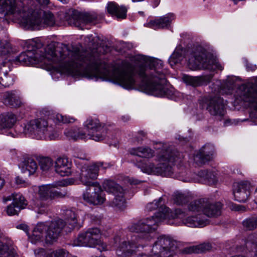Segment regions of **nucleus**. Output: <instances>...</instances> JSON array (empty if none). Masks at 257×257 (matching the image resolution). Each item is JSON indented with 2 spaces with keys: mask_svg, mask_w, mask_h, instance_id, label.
<instances>
[{
  "mask_svg": "<svg viewBox=\"0 0 257 257\" xmlns=\"http://www.w3.org/2000/svg\"><path fill=\"white\" fill-rule=\"evenodd\" d=\"M106 52L101 47L90 52L89 79L112 81L124 88L132 89L135 83V77L138 76L147 93L161 97L168 95L169 90L165 86L167 79L161 60L140 56L145 63L136 67L126 61L109 65L99 58L100 54Z\"/></svg>",
  "mask_w": 257,
  "mask_h": 257,
  "instance_id": "f257e3e1",
  "label": "nucleus"
},
{
  "mask_svg": "<svg viewBox=\"0 0 257 257\" xmlns=\"http://www.w3.org/2000/svg\"><path fill=\"white\" fill-rule=\"evenodd\" d=\"M45 52L42 55L37 52L32 55L28 52H22L16 60L23 65H29L47 59L56 64L62 73L87 78L91 76L90 52H81L76 46L58 43L48 45Z\"/></svg>",
  "mask_w": 257,
  "mask_h": 257,
  "instance_id": "f03ea898",
  "label": "nucleus"
},
{
  "mask_svg": "<svg viewBox=\"0 0 257 257\" xmlns=\"http://www.w3.org/2000/svg\"><path fill=\"white\" fill-rule=\"evenodd\" d=\"M178 153L163 150L158 156L159 164L155 167L154 164L149 163L142 166V171L148 174L153 173L163 176H170L172 173V167L169 163L173 164L177 160Z\"/></svg>",
  "mask_w": 257,
  "mask_h": 257,
  "instance_id": "7ed1b4c3",
  "label": "nucleus"
},
{
  "mask_svg": "<svg viewBox=\"0 0 257 257\" xmlns=\"http://www.w3.org/2000/svg\"><path fill=\"white\" fill-rule=\"evenodd\" d=\"M188 66L192 70L197 69H207L210 71L222 70L223 67L218 61L202 47H197L189 56Z\"/></svg>",
  "mask_w": 257,
  "mask_h": 257,
  "instance_id": "20e7f679",
  "label": "nucleus"
},
{
  "mask_svg": "<svg viewBox=\"0 0 257 257\" xmlns=\"http://www.w3.org/2000/svg\"><path fill=\"white\" fill-rule=\"evenodd\" d=\"M159 210V212L155 216L144 218L133 224L130 227V230L133 232L144 233L146 235L155 231L159 223L169 217L170 210L168 208L161 205Z\"/></svg>",
  "mask_w": 257,
  "mask_h": 257,
  "instance_id": "39448f33",
  "label": "nucleus"
},
{
  "mask_svg": "<svg viewBox=\"0 0 257 257\" xmlns=\"http://www.w3.org/2000/svg\"><path fill=\"white\" fill-rule=\"evenodd\" d=\"M63 185L64 184L62 183H59L40 186L37 194L41 200L47 201L46 205L41 206V207L48 206L54 199L63 198L66 196L67 195L66 191H57L54 189L58 186Z\"/></svg>",
  "mask_w": 257,
  "mask_h": 257,
  "instance_id": "423d86ee",
  "label": "nucleus"
},
{
  "mask_svg": "<svg viewBox=\"0 0 257 257\" xmlns=\"http://www.w3.org/2000/svg\"><path fill=\"white\" fill-rule=\"evenodd\" d=\"M102 166L101 162L83 166L79 172V180L81 183L87 186H98L99 183L95 180L98 176L99 168Z\"/></svg>",
  "mask_w": 257,
  "mask_h": 257,
  "instance_id": "0eeeda50",
  "label": "nucleus"
},
{
  "mask_svg": "<svg viewBox=\"0 0 257 257\" xmlns=\"http://www.w3.org/2000/svg\"><path fill=\"white\" fill-rule=\"evenodd\" d=\"M176 247L171 239L165 236L158 238L152 250L155 254L160 257H172L175 254Z\"/></svg>",
  "mask_w": 257,
  "mask_h": 257,
  "instance_id": "6e6552de",
  "label": "nucleus"
},
{
  "mask_svg": "<svg viewBox=\"0 0 257 257\" xmlns=\"http://www.w3.org/2000/svg\"><path fill=\"white\" fill-rule=\"evenodd\" d=\"M100 231L97 228L89 229L85 232L79 234L77 238V245L94 247L101 244Z\"/></svg>",
  "mask_w": 257,
  "mask_h": 257,
  "instance_id": "1a4fd4ad",
  "label": "nucleus"
},
{
  "mask_svg": "<svg viewBox=\"0 0 257 257\" xmlns=\"http://www.w3.org/2000/svg\"><path fill=\"white\" fill-rule=\"evenodd\" d=\"M33 19L30 21L32 26H53L55 24V19L53 14L50 11L35 10L32 14Z\"/></svg>",
  "mask_w": 257,
  "mask_h": 257,
  "instance_id": "9d476101",
  "label": "nucleus"
},
{
  "mask_svg": "<svg viewBox=\"0 0 257 257\" xmlns=\"http://www.w3.org/2000/svg\"><path fill=\"white\" fill-rule=\"evenodd\" d=\"M97 21V17L96 14L77 11L73 12L70 20V23L81 29H83L84 26L87 24H95Z\"/></svg>",
  "mask_w": 257,
  "mask_h": 257,
  "instance_id": "9b49d317",
  "label": "nucleus"
},
{
  "mask_svg": "<svg viewBox=\"0 0 257 257\" xmlns=\"http://www.w3.org/2000/svg\"><path fill=\"white\" fill-rule=\"evenodd\" d=\"M13 200L12 204L8 206L7 213L9 215H17L18 212L24 209L27 203L24 197L19 193H13L9 196L4 198V201Z\"/></svg>",
  "mask_w": 257,
  "mask_h": 257,
  "instance_id": "f8f14e48",
  "label": "nucleus"
},
{
  "mask_svg": "<svg viewBox=\"0 0 257 257\" xmlns=\"http://www.w3.org/2000/svg\"><path fill=\"white\" fill-rule=\"evenodd\" d=\"M47 229L45 236V242L51 244L57 240L62 229L64 227L63 220L59 219L47 223Z\"/></svg>",
  "mask_w": 257,
  "mask_h": 257,
  "instance_id": "ddd939ff",
  "label": "nucleus"
},
{
  "mask_svg": "<svg viewBox=\"0 0 257 257\" xmlns=\"http://www.w3.org/2000/svg\"><path fill=\"white\" fill-rule=\"evenodd\" d=\"M251 188L250 183L247 181L235 183L233 191L235 199L239 202H245L250 195Z\"/></svg>",
  "mask_w": 257,
  "mask_h": 257,
  "instance_id": "4468645a",
  "label": "nucleus"
},
{
  "mask_svg": "<svg viewBox=\"0 0 257 257\" xmlns=\"http://www.w3.org/2000/svg\"><path fill=\"white\" fill-rule=\"evenodd\" d=\"M94 191L89 192L87 190L83 194V199L89 203L93 205H100L103 204L106 199L105 194L101 190V187L98 184V186H93Z\"/></svg>",
  "mask_w": 257,
  "mask_h": 257,
  "instance_id": "2eb2a0df",
  "label": "nucleus"
},
{
  "mask_svg": "<svg viewBox=\"0 0 257 257\" xmlns=\"http://www.w3.org/2000/svg\"><path fill=\"white\" fill-rule=\"evenodd\" d=\"M206 109L213 116L222 117L225 113L224 100L219 97L211 98L207 103Z\"/></svg>",
  "mask_w": 257,
  "mask_h": 257,
  "instance_id": "dca6fc26",
  "label": "nucleus"
},
{
  "mask_svg": "<svg viewBox=\"0 0 257 257\" xmlns=\"http://www.w3.org/2000/svg\"><path fill=\"white\" fill-rule=\"evenodd\" d=\"M23 11L21 2H17L16 0H0V13L6 12L7 14H19Z\"/></svg>",
  "mask_w": 257,
  "mask_h": 257,
  "instance_id": "f3484780",
  "label": "nucleus"
},
{
  "mask_svg": "<svg viewBox=\"0 0 257 257\" xmlns=\"http://www.w3.org/2000/svg\"><path fill=\"white\" fill-rule=\"evenodd\" d=\"M222 204L205 198L203 214L209 217H216L221 215Z\"/></svg>",
  "mask_w": 257,
  "mask_h": 257,
  "instance_id": "a211bd4d",
  "label": "nucleus"
},
{
  "mask_svg": "<svg viewBox=\"0 0 257 257\" xmlns=\"http://www.w3.org/2000/svg\"><path fill=\"white\" fill-rule=\"evenodd\" d=\"M11 65L10 60L8 59H6L0 65V84L5 87H9L13 83L12 77L9 75Z\"/></svg>",
  "mask_w": 257,
  "mask_h": 257,
  "instance_id": "6ab92c4d",
  "label": "nucleus"
},
{
  "mask_svg": "<svg viewBox=\"0 0 257 257\" xmlns=\"http://www.w3.org/2000/svg\"><path fill=\"white\" fill-rule=\"evenodd\" d=\"M212 78V75L211 74L199 76H192L184 74L182 79L187 85L193 87H197L204 84H207L210 82Z\"/></svg>",
  "mask_w": 257,
  "mask_h": 257,
  "instance_id": "aec40b11",
  "label": "nucleus"
},
{
  "mask_svg": "<svg viewBox=\"0 0 257 257\" xmlns=\"http://www.w3.org/2000/svg\"><path fill=\"white\" fill-rule=\"evenodd\" d=\"M47 227V222L37 223L34 228L32 234L29 235L31 241L33 243L45 241V236Z\"/></svg>",
  "mask_w": 257,
  "mask_h": 257,
  "instance_id": "412c9836",
  "label": "nucleus"
},
{
  "mask_svg": "<svg viewBox=\"0 0 257 257\" xmlns=\"http://www.w3.org/2000/svg\"><path fill=\"white\" fill-rule=\"evenodd\" d=\"M213 148L210 145H205L202 147L194 157L195 162L200 165L211 160L213 158Z\"/></svg>",
  "mask_w": 257,
  "mask_h": 257,
  "instance_id": "4be33fe9",
  "label": "nucleus"
},
{
  "mask_svg": "<svg viewBox=\"0 0 257 257\" xmlns=\"http://www.w3.org/2000/svg\"><path fill=\"white\" fill-rule=\"evenodd\" d=\"M136 245L130 242H123L116 250L118 256L122 257H147L146 254H139L134 252Z\"/></svg>",
  "mask_w": 257,
  "mask_h": 257,
  "instance_id": "5701e85b",
  "label": "nucleus"
},
{
  "mask_svg": "<svg viewBox=\"0 0 257 257\" xmlns=\"http://www.w3.org/2000/svg\"><path fill=\"white\" fill-rule=\"evenodd\" d=\"M239 89L242 91L245 100L250 103H257V86L253 84H242Z\"/></svg>",
  "mask_w": 257,
  "mask_h": 257,
  "instance_id": "b1692460",
  "label": "nucleus"
},
{
  "mask_svg": "<svg viewBox=\"0 0 257 257\" xmlns=\"http://www.w3.org/2000/svg\"><path fill=\"white\" fill-rule=\"evenodd\" d=\"M22 173L30 176L34 174L38 168L37 163L31 157H25L19 165Z\"/></svg>",
  "mask_w": 257,
  "mask_h": 257,
  "instance_id": "393cba45",
  "label": "nucleus"
},
{
  "mask_svg": "<svg viewBox=\"0 0 257 257\" xmlns=\"http://www.w3.org/2000/svg\"><path fill=\"white\" fill-rule=\"evenodd\" d=\"M174 19V15L172 14H169L165 16L151 21L146 24V26L154 29H163L167 28L170 26L171 22Z\"/></svg>",
  "mask_w": 257,
  "mask_h": 257,
  "instance_id": "a878e982",
  "label": "nucleus"
},
{
  "mask_svg": "<svg viewBox=\"0 0 257 257\" xmlns=\"http://www.w3.org/2000/svg\"><path fill=\"white\" fill-rule=\"evenodd\" d=\"M55 168L56 173L61 176L71 174V163L66 158H58L55 161Z\"/></svg>",
  "mask_w": 257,
  "mask_h": 257,
  "instance_id": "bb28decb",
  "label": "nucleus"
},
{
  "mask_svg": "<svg viewBox=\"0 0 257 257\" xmlns=\"http://www.w3.org/2000/svg\"><path fill=\"white\" fill-rule=\"evenodd\" d=\"M106 9L109 14L117 19H124L126 17V8L124 6H119L114 2H109Z\"/></svg>",
  "mask_w": 257,
  "mask_h": 257,
  "instance_id": "cd10ccee",
  "label": "nucleus"
},
{
  "mask_svg": "<svg viewBox=\"0 0 257 257\" xmlns=\"http://www.w3.org/2000/svg\"><path fill=\"white\" fill-rule=\"evenodd\" d=\"M4 103L6 105L15 108L22 105L21 98L14 91H8L5 93Z\"/></svg>",
  "mask_w": 257,
  "mask_h": 257,
  "instance_id": "c85d7f7f",
  "label": "nucleus"
},
{
  "mask_svg": "<svg viewBox=\"0 0 257 257\" xmlns=\"http://www.w3.org/2000/svg\"><path fill=\"white\" fill-rule=\"evenodd\" d=\"M198 216H188L183 220V222L185 225L192 227H203L208 224L207 219H201Z\"/></svg>",
  "mask_w": 257,
  "mask_h": 257,
  "instance_id": "c756f323",
  "label": "nucleus"
},
{
  "mask_svg": "<svg viewBox=\"0 0 257 257\" xmlns=\"http://www.w3.org/2000/svg\"><path fill=\"white\" fill-rule=\"evenodd\" d=\"M63 214L65 221L64 226L68 225L70 228H73L77 224V216L75 212L72 209H66L63 211Z\"/></svg>",
  "mask_w": 257,
  "mask_h": 257,
  "instance_id": "7c9ffc66",
  "label": "nucleus"
},
{
  "mask_svg": "<svg viewBox=\"0 0 257 257\" xmlns=\"http://www.w3.org/2000/svg\"><path fill=\"white\" fill-rule=\"evenodd\" d=\"M205 198L199 199L191 202L188 205L189 212L200 215L203 213Z\"/></svg>",
  "mask_w": 257,
  "mask_h": 257,
  "instance_id": "2f4dec72",
  "label": "nucleus"
},
{
  "mask_svg": "<svg viewBox=\"0 0 257 257\" xmlns=\"http://www.w3.org/2000/svg\"><path fill=\"white\" fill-rule=\"evenodd\" d=\"M103 189L109 193L114 195L123 191L122 188L114 181L110 180H105L103 183Z\"/></svg>",
  "mask_w": 257,
  "mask_h": 257,
  "instance_id": "473e14b6",
  "label": "nucleus"
},
{
  "mask_svg": "<svg viewBox=\"0 0 257 257\" xmlns=\"http://www.w3.org/2000/svg\"><path fill=\"white\" fill-rule=\"evenodd\" d=\"M43 45L39 40L34 39L29 40L25 42V47L27 48V52L30 54L38 53L39 54V49L42 48Z\"/></svg>",
  "mask_w": 257,
  "mask_h": 257,
  "instance_id": "72a5a7b5",
  "label": "nucleus"
},
{
  "mask_svg": "<svg viewBox=\"0 0 257 257\" xmlns=\"http://www.w3.org/2000/svg\"><path fill=\"white\" fill-rule=\"evenodd\" d=\"M131 153L146 158H152L154 156V151L148 147H138L133 149Z\"/></svg>",
  "mask_w": 257,
  "mask_h": 257,
  "instance_id": "f704fd0d",
  "label": "nucleus"
},
{
  "mask_svg": "<svg viewBox=\"0 0 257 257\" xmlns=\"http://www.w3.org/2000/svg\"><path fill=\"white\" fill-rule=\"evenodd\" d=\"M64 134L69 140H77L87 138L86 133L82 130H65Z\"/></svg>",
  "mask_w": 257,
  "mask_h": 257,
  "instance_id": "c9c22d12",
  "label": "nucleus"
},
{
  "mask_svg": "<svg viewBox=\"0 0 257 257\" xmlns=\"http://www.w3.org/2000/svg\"><path fill=\"white\" fill-rule=\"evenodd\" d=\"M0 255L1 257H18L15 249L0 242Z\"/></svg>",
  "mask_w": 257,
  "mask_h": 257,
  "instance_id": "e433bc0d",
  "label": "nucleus"
},
{
  "mask_svg": "<svg viewBox=\"0 0 257 257\" xmlns=\"http://www.w3.org/2000/svg\"><path fill=\"white\" fill-rule=\"evenodd\" d=\"M101 131L102 130H85L84 131L87 136L85 139H89L95 141L102 140L104 138L105 134Z\"/></svg>",
  "mask_w": 257,
  "mask_h": 257,
  "instance_id": "4c0bfd02",
  "label": "nucleus"
},
{
  "mask_svg": "<svg viewBox=\"0 0 257 257\" xmlns=\"http://www.w3.org/2000/svg\"><path fill=\"white\" fill-rule=\"evenodd\" d=\"M124 194L123 190L114 195V198L111 202V206L120 210L123 209L125 204Z\"/></svg>",
  "mask_w": 257,
  "mask_h": 257,
  "instance_id": "58836bf2",
  "label": "nucleus"
},
{
  "mask_svg": "<svg viewBox=\"0 0 257 257\" xmlns=\"http://www.w3.org/2000/svg\"><path fill=\"white\" fill-rule=\"evenodd\" d=\"M45 130H24L23 133L26 137L38 140H45Z\"/></svg>",
  "mask_w": 257,
  "mask_h": 257,
  "instance_id": "ea45409f",
  "label": "nucleus"
},
{
  "mask_svg": "<svg viewBox=\"0 0 257 257\" xmlns=\"http://www.w3.org/2000/svg\"><path fill=\"white\" fill-rule=\"evenodd\" d=\"M2 121L3 128H11L16 120V117L14 114H10L6 116H0Z\"/></svg>",
  "mask_w": 257,
  "mask_h": 257,
  "instance_id": "a19ab883",
  "label": "nucleus"
},
{
  "mask_svg": "<svg viewBox=\"0 0 257 257\" xmlns=\"http://www.w3.org/2000/svg\"><path fill=\"white\" fill-rule=\"evenodd\" d=\"M48 121L44 119H35L30 120L25 127L27 128H43L48 126Z\"/></svg>",
  "mask_w": 257,
  "mask_h": 257,
  "instance_id": "79ce46f5",
  "label": "nucleus"
},
{
  "mask_svg": "<svg viewBox=\"0 0 257 257\" xmlns=\"http://www.w3.org/2000/svg\"><path fill=\"white\" fill-rule=\"evenodd\" d=\"M40 168L43 171H49L53 166V161L49 157H42L39 159Z\"/></svg>",
  "mask_w": 257,
  "mask_h": 257,
  "instance_id": "37998d69",
  "label": "nucleus"
},
{
  "mask_svg": "<svg viewBox=\"0 0 257 257\" xmlns=\"http://www.w3.org/2000/svg\"><path fill=\"white\" fill-rule=\"evenodd\" d=\"M85 126L87 128H97L98 127H111V124L106 125L105 124H101L97 119H88L85 122Z\"/></svg>",
  "mask_w": 257,
  "mask_h": 257,
  "instance_id": "c03bdc74",
  "label": "nucleus"
},
{
  "mask_svg": "<svg viewBox=\"0 0 257 257\" xmlns=\"http://www.w3.org/2000/svg\"><path fill=\"white\" fill-rule=\"evenodd\" d=\"M198 175L201 178L206 180L210 184H214L217 182L216 176L212 172H208L206 170H202L198 173Z\"/></svg>",
  "mask_w": 257,
  "mask_h": 257,
  "instance_id": "a18cd8bd",
  "label": "nucleus"
},
{
  "mask_svg": "<svg viewBox=\"0 0 257 257\" xmlns=\"http://www.w3.org/2000/svg\"><path fill=\"white\" fill-rule=\"evenodd\" d=\"M182 58V50L176 49L169 59L171 66H173L181 61Z\"/></svg>",
  "mask_w": 257,
  "mask_h": 257,
  "instance_id": "49530a36",
  "label": "nucleus"
},
{
  "mask_svg": "<svg viewBox=\"0 0 257 257\" xmlns=\"http://www.w3.org/2000/svg\"><path fill=\"white\" fill-rule=\"evenodd\" d=\"M243 227L247 230H251L257 227V217L248 218L242 222Z\"/></svg>",
  "mask_w": 257,
  "mask_h": 257,
  "instance_id": "de8ad7c7",
  "label": "nucleus"
},
{
  "mask_svg": "<svg viewBox=\"0 0 257 257\" xmlns=\"http://www.w3.org/2000/svg\"><path fill=\"white\" fill-rule=\"evenodd\" d=\"M12 51L11 45L6 40H0V56H5Z\"/></svg>",
  "mask_w": 257,
  "mask_h": 257,
  "instance_id": "09e8293b",
  "label": "nucleus"
},
{
  "mask_svg": "<svg viewBox=\"0 0 257 257\" xmlns=\"http://www.w3.org/2000/svg\"><path fill=\"white\" fill-rule=\"evenodd\" d=\"M211 248V245L209 243H203L200 244L195 247H192L189 248V252H203L210 250Z\"/></svg>",
  "mask_w": 257,
  "mask_h": 257,
  "instance_id": "8fccbe9b",
  "label": "nucleus"
},
{
  "mask_svg": "<svg viewBox=\"0 0 257 257\" xmlns=\"http://www.w3.org/2000/svg\"><path fill=\"white\" fill-rule=\"evenodd\" d=\"M173 199L177 204L182 205L188 201V197L182 193L176 192L173 195Z\"/></svg>",
  "mask_w": 257,
  "mask_h": 257,
  "instance_id": "3c124183",
  "label": "nucleus"
},
{
  "mask_svg": "<svg viewBox=\"0 0 257 257\" xmlns=\"http://www.w3.org/2000/svg\"><path fill=\"white\" fill-rule=\"evenodd\" d=\"M50 131H45V140H53L58 138L60 133L58 130H50Z\"/></svg>",
  "mask_w": 257,
  "mask_h": 257,
  "instance_id": "603ef678",
  "label": "nucleus"
},
{
  "mask_svg": "<svg viewBox=\"0 0 257 257\" xmlns=\"http://www.w3.org/2000/svg\"><path fill=\"white\" fill-rule=\"evenodd\" d=\"M67 252L63 249L55 250L50 253L48 257H66Z\"/></svg>",
  "mask_w": 257,
  "mask_h": 257,
  "instance_id": "864d4df0",
  "label": "nucleus"
},
{
  "mask_svg": "<svg viewBox=\"0 0 257 257\" xmlns=\"http://www.w3.org/2000/svg\"><path fill=\"white\" fill-rule=\"evenodd\" d=\"M55 118L59 121L63 123H72L74 122L75 120L73 118H67L66 116H63L61 114H57Z\"/></svg>",
  "mask_w": 257,
  "mask_h": 257,
  "instance_id": "5fc2aeb1",
  "label": "nucleus"
},
{
  "mask_svg": "<svg viewBox=\"0 0 257 257\" xmlns=\"http://www.w3.org/2000/svg\"><path fill=\"white\" fill-rule=\"evenodd\" d=\"M162 199L160 198L158 201H154L153 202L147 204L146 208L149 211H152L159 207V204L161 203Z\"/></svg>",
  "mask_w": 257,
  "mask_h": 257,
  "instance_id": "6e6d98bb",
  "label": "nucleus"
},
{
  "mask_svg": "<svg viewBox=\"0 0 257 257\" xmlns=\"http://www.w3.org/2000/svg\"><path fill=\"white\" fill-rule=\"evenodd\" d=\"M238 121L236 120H231L230 119H227L225 120L224 124L226 126H229L232 124H236L238 123Z\"/></svg>",
  "mask_w": 257,
  "mask_h": 257,
  "instance_id": "4d7b16f0",
  "label": "nucleus"
},
{
  "mask_svg": "<svg viewBox=\"0 0 257 257\" xmlns=\"http://www.w3.org/2000/svg\"><path fill=\"white\" fill-rule=\"evenodd\" d=\"M6 131L5 133L8 134V135H10L12 137H15L17 136L15 130H5Z\"/></svg>",
  "mask_w": 257,
  "mask_h": 257,
  "instance_id": "13d9d810",
  "label": "nucleus"
},
{
  "mask_svg": "<svg viewBox=\"0 0 257 257\" xmlns=\"http://www.w3.org/2000/svg\"><path fill=\"white\" fill-rule=\"evenodd\" d=\"M17 228L21 229L25 231L28 234V226L25 224H19L17 226Z\"/></svg>",
  "mask_w": 257,
  "mask_h": 257,
  "instance_id": "bf43d9fd",
  "label": "nucleus"
},
{
  "mask_svg": "<svg viewBox=\"0 0 257 257\" xmlns=\"http://www.w3.org/2000/svg\"><path fill=\"white\" fill-rule=\"evenodd\" d=\"M184 213L181 209H176L175 210V216L177 218H181L183 216H184Z\"/></svg>",
  "mask_w": 257,
  "mask_h": 257,
  "instance_id": "052dcab7",
  "label": "nucleus"
},
{
  "mask_svg": "<svg viewBox=\"0 0 257 257\" xmlns=\"http://www.w3.org/2000/svg\"><path fill=\"white\" fill-rule=\"evenodd\" d=\"M38 3L42 6H47L49 3V0H36Z\"/></svg>",
  "mask_w": 257,
  "mask_h": 257,
  "instance_id": "680f3d73",
  "label": "nucleus"
},
{
  "mask_svg": "<svg viewBox=\"0 0 257 257\" xmlns=\"http://www.w3.org/2000/svg\"><path fill=\"white\" fill-rule=\"evenodd\" d=\"M16 183L18 185H22L25 183V181L23 178L18 176L16 178Z\"/></svg>",
  "mask_w": 257,
  "mask_h": 257,
  "instance_id": "e2e57ef3",
  "label": "nucleus"
},
{
  "mask_svg": "<svg viewBox=\"0 0 257 257\" xmlns=\"http://www.w3.org/2000/svg\"><path fill=\"white\" fill-rule=\"evenodd\" d=\"M246 68L248 71H254L256 69V66L255 65L247 63L246 64Z\"/></svg>",
  "mask_w": 257,
  "mask_h": 257,
  "instance_id": "0e129e2a",
  "label": "nucleus"
},
{
  "mask_svg": "<svg viewBox=\"0 0 257 257\" xmlns=\"http://www.w3.org/2000/svg\"><path fill=\"white\" fill-rule=\"evenodd\" d=\"M44 253V249L43 248H39L38 249L35 250V254L39 255V254H43Z\"/></svg>",
  "mask_w": 257,
  "mask_h": 257,
  "instance_id": "69168bd1",
  "label": "nucleus"
},
{
  "mask_svg": "<svg viewBox=\"0 0 257 257\" xmlns=\"http://www.w3.org/2000/svg\"><path fill=\"white\" fill-rule=\"evenodd\" d=\"M5 183V181L0 177V189L3 187Z\"/></svg>",
  "mask_w": 257,
  "mask_h": 257,
  "instance_id": "338daca9",
  "label": "nucleus"
},
{
  "mask_svg": "<svg viewBox=\"0 0 257 257\" xmlns=\"http://www.w3.org/2000/svg\"><path fill=\"white\" fill-rule=\"evenodd\" d=\"M131 184H137L138 183H139L140 181L137 180H135V179H132L131 181Z\"/></svg>",
  "mask_w": 257,
  "mask_h": 257,
  "instance_id": "774afa93",
  "label": "nucleus"
}]
</instances>
